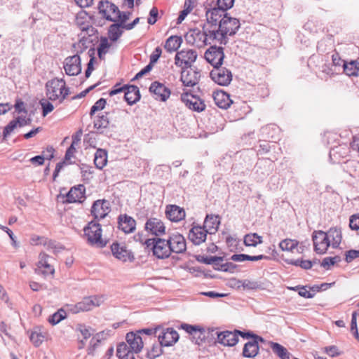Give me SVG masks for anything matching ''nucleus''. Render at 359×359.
<instances>
[{
    "label": "nucleus",
    "mask_w": 359,
    "mask_h": 359,
    "mask_svg": "<svg viewBox=\"0 0 359 359\" xmlns=\"http://www.w3.org/2000/svg\"><path fill=\"white\" fill-rule=\"evenodd\" d=\"M341 240V231L337 228H330L327 232L315 230L312 233L313 250L319 255L326 253L330 247L337 248Z\"/></svg>",
    "instance_id": "nucleus-1"
},
{
    "label": "nucleus",
    "mask_w": 359,
    "mask_h": 359,
    "mask_svg": "<svg viewBox=\"0 0 359 359\" xmlns=\"http://www.w3.org/2000/svg\"><path fill=\"white\" fill-rule=\"evenodd\" d=\"M239 27L240 22L238 19L224 15L219 22V29H212L213 33L210 37L216 39V41L220 44H225L227 36L235 34Z\"/></svg>",
    "instance_id": "nucleus-2"
},
{
    "label": "nucleus",
    "mask_w": 359,
    "mask_h": 359,
    "mask_svg": "<svg viewBox=\"0 0 359 359\" xmlns=\"http://www.w3.org/2000/svg\"><path fill=\"white\" fill-rule=\"evenodd\" d=\"M98 10L100 13L107 20L122 24L126 22L131 15L130 12L121 13L115 4L107 0L100 1Z\"/></svg>",
    "instance_id": "nucleus-3"
},
{
    "label": "nucleus",
    "mask_w": 359,
    "mask_h": 359,
    "mask_svg": "<svg viewBox=\"0 0 359 359\" xmlns=\"http://www.w3.org/2000/svg\"><path fill=\"white\" fill-rule=\"evenodd\" d=\"M46 96L50 100L59 102L63 101L69 93V89L67 87L63 79H53L47 82L46 85Z\"/></svg>",
    "instance_id": "nucleus-4"
},
{
    "label": "nucleus",
    "mask_w": 359,
    "mask_h": 359,
    "mask_svg": "<svg viewBox=\"0 0 359 359\" xmlns=\"http://www.w3.org/2000/svg\"><path fill=\"white\" fill-rule=\"evenodd\" d=\"M212 33V29H208L204 28L203 32L198 29H193L186 34L185 39L188 43L198 48H202L208 43H217L216 39L210 37Z\"/></svg>",
    "instance_id": "nucleus-5"
},
{
    "label": "nucleus",
    "mask_w": 359,
    "mask_h": 359,
    "mask_svg": "<svg viewBox=\"0 0 359 359\" xmlns=\"http://www.w3.org/2000/svg\"><path fill=\"white\" fill-rule=\"evenodd\" d=\"M84 235L88 241L98 247H104L107 245V241L102 236L101 225L95 222H90L83 229Z\"/></svg>",
    "instance_id": "nucleus-6"
},
{
    "label": "nucleus",
    "mask_w": 359,
    "mask_h": 359,
    "mask_svg": "<svg viewBox=\"0 0 359 359\" xmlns=\"http://www.w3.org/2000/svg\"><path fill=\"white\" fill-rule=\"evenodd\" d=\"M102 302L103 299L100 296L94 295L85 297L81 301L72 305L70 311L73 313L89 311L95 307L100 306Z\"/></svg>",
    "instance_id": "nucleus-7"
},
{
    "label": "nucleus",
    "mask_w": 359,
    "mask_h": 359,
    "mask_svg": "<svg viewBox=\"0 0 359 359\" xmlns=\"http://www.w3.org/2000/svg\"><path fill=\"white\" fill-rule=\"evenodd\" d=\"M36 266L35 271L38 274L47 276H53L55 273V259L44 252L39 254Z\"/></svg>",
    "instance_id": "nucleus-8"
},
{
    "label": "nucleus",
    "mask_w": 359,
    "mask_h": 359,
    "mask_svg": "<svg viewBox=\"0 0 359 359\" xmlns=\"http://www.w3.org/2000/svg\"><path fill=\"white\" fill-rule=\"evenodd\" d=\"M197 53L192 49H183L177 52L175 56V65L182 69L191 68V65L196 61Z\"/></svg>",
    "instance_id": "nucleus-9"
},
{
    "label": "nucleus",
    "mask_w": 359,
    "mask_h": 359,
    "mask_svg": "<svg viewBox=\"0 0 359 359\" xmlns=\"http://www.w3.org/2000/svg\"><path fill=\"white\" fill-rule=\"evenodd\" d=\"M145 243L147 246L153 245L152 250L154 255L159 259L167 258L171 253L168 243L167 241L164 239H147Z\"/></svg>",
    "instance_id": "nucleus-10"
},
{
    "label": "nucleus",
    "mask_w": 359,
    "mask_h": 359,
    "mask_svg": "<svg viewBox=\"0 0 359 359\" xmlns=\"http://www.w3.org/2000/svg\"><path fill=\"white\" fill-rule=\"evenodd\" d=\"M140 22V18H136L131 23L126 24L116 22L109 26L108 36L112 41H116L123 34V29L130 30Z\"/></svg>",
    "instance_id": "nucleus-11"
},
{
    "label": "nucleus",
    "mask_w": 359,
    "mask_h": 359,
    "mask_svg": "<svg viewBox=\"0 0 359 359\" xmlns=\"http://www.w3.org/2000/svg\"><path fill=\"white\" fill-rule=\"evenodd\" d=\"M111 251L115 258L123 262H131L135 259L133 252L127 248L124 243H113L111 245Z\"/></svg>",
    "instance_id": "nucleus-12"
},
{
    "label": "nucleus",
    "mask_w": 359,
    "mask_h": 359,
    "mask_svg": "<svg viewBox=\"0 0 359 359\" xmlns=\"http://www.w3.org/2000/svg\"><path fill=\"white\" fill-rule=\"evenodd\" d=\"M182 101L190 109L201 112L205 109V104L204 101L199 97L189 93H184L181 95Z\"/></svg>",
    "instance_id": "nucleus-13"
},
{
    "label": "nucleus",
    "mask_w": 359,
    "mask_h": 359,
    "mask_svg": "<svg viewBox=\"0 0 359 359\" xmlns=\"http://www.w3.org/2000/svg\"><path fill=\"white\" fill-rule=\"evenodd\" d=\"M205 58L214 68L220 67L224 58L223 48L221 47L211 46L205 51Z\"/></svg>",
    "instance_id": "nucleus-14"
},
{
    "label": "nucleus",
    "mask_w": 359,
    "mask_h": 359,
    "mask_svg": "<svg viewBox=\"0 0 359 359\" xmlns=\"http://www.w3.org/2000/svg\"><path fill=\"white\" fill-rule=\"evenodd\" d=\"M212 79L220 86H228L232 80L231 72L224 68L217 67L210 72Z\"/></svg>",
    "instance_id": "nucleus-15"
},
{
    "label": "nucleus",
    "mask_w": 359,
    "mask_h": 359,
    "mask_svg": "<svg viewBox=\"0 0 359 359\" xmlns=\"http://www.w3.org/2000/svg\"><path fill=\"white\" fill-rule=\"evenodd\" d=\"M145 229L151 235L161 236L165 234L166 227L161 219L151 217L145 223Z\"/></svg>",
    "instance_id": "nucleus-16"
},
{
    "label": "nucleus",
    "mask_w": 359,
    "mask_h": 359,
    "mask_svg": "<svg viewBox=\"0 0 359 359\" xmlns=\"http://www.w3.org/2000/svg\"><path fill=\"white\" fill-rule=\"evenodd\" d=\"M149 91L156 100L162 102L166 101L171 94L170 88L158 81H154L151 84Z\"/></svg>",
    "instance_id": "nucleus-17"
},
{
    "label": "nucleus",
    "mask_w": 359,
    "mask_h": 359,
    "mask_svg": "<svg viewBox=\"0 0 359 359\" xmlns=\"http://www.w3.org/2000/svg\"><path fill=\"white\" fill-rule=\"evenodd\" d=\"M64 69L69 76H76L81 71V59L78 55L67 57L64 62Z\"/></svg>",
    "instance_id": "nucleus-18"
},
{
    "label": "nucleus",
    "mask_w": 359,
    "mask_h": 359,
    "mask_svg": "<svg viewBox=\"0 0 359 359\" xmlns=\"http://www.w3.org/2000/svg\"><path fill=\"white\" fill-rule=\"evenodd\" d=\"M201 74L198 71L186 68L182 70L180 80L184 86L193 87L198 83Z\"/></svg>",
    "instance_id": "nucleus-19"
},
{
    "label": "nucleus",
    "mask_w": 359,
    "mask_h": 359,
    "mask_svg": "<svg viewBox=\"0 0 359 359\" xmlns=\"http://www.w3.org/2000/svg\"><path fill=\"white\" fill-rule=\"evenodd\" d=\"M110 204L107 200H97L95 201L91 208V214L97 219L104 218L110 212Z\"/></svg>",
    "instance_id": "nucleus-20"
},
{
    "label": "nucleus",
    "mask_w": 359,
    "mask_h": 359,
    "mask_svg": "<svg viewBox=\"0 0 359 359\" xmlns=\"http://www.w3.org/2000/svg\"><path fill=\"white\" fill-rule=\"evenodd\" d=\"M167 242L170 252L182 253L186 250V241L184 236L177 232L172 233Z\"/></svg>",
    "instance_id": "nucleus-21"
},
{
    "label": "nucleus",
    "mask_w": 359,
    "mask_h": 359,
    "mask_svg": "<svg viewBox=\"0 0 359 359\" xmlns=\"http://www.w3.org/2000/svg\"><path fill=\"white\" fill-rule=\"evenodd\" d=\"M49 339V334L46 330L42 327H35L29 331V339L33 345L39 347L44 341Z\"/></svg>",
    "instance_id": "nucleus-22"
},
{
    "label": "nucleus",
    "mask_w": 359,
    "mask_h": 359,
    "mask_svg": "<svg viewBox=\"0 0 359 359\" xmlns=\"http://www.w3.org/2000/svg\"><path fill=\"white\" fill-rule=\"evenodd\" d=\"M64 198H65L63 201L65 203H81L85 198V188L83 185H79L71 188Z\"/></svg>",
    "instance_id": "nucleus-23"
},
{
    "label": "nucleus",
    "mask_w": 359,
    "mask_h": 359,
    "mask_svg": "<svg viewBox=\"0 0 359 359\" xmlns=\"http://www.w3.org/2000/svg\"><path fill=\"white\" fill-rule=\"evenodd\" d=\"M118 228L125 233H133L136 228V222L126 214L120 215L118 217Z\"/></svg>",
    "instance_id": "nucleus-24"
},
{
    "label": "nucleus",
    "mask_w": 359,
    "mask_h": 359,
    "mask_svg": "<svg viewBox=\"0 0 359 359\" xmlns=\"http://www.w3.org/2000/svg\"><path fill=\"white\" fill-rule=\"evenodd\" d=\"M178 333L172 328L164 330L158 336V340L161 346H170L177 341Z\"/></svg>",
    "instance_id": "nucleus-25"
},
{
    "label": "nucleus",
    "mask_w": 359,
    "mask_h": 359,
    "mask_svg": "<svg viewBox=\"0 0 359 359\" xmlns=\"http://www.w3.org/2000/svg\"><path fill=\"white\" fill-rule=\"evenodd\" d=\"M208 233L203 226H194L189 233V238L194 244L200 245L206 240Z\"/></svg>",
    "instance_id": "nucleus-26"
},
{
    "label": "nucleus",
    "mask_w": 359,
    "mask_h": 359,
    "mask_svg": "<svg viewBox=\"0 0 359 359\" xmlns=\"http://www.w3.org/2000/svg\"><path fill=\"white\" fill-rule=\"evenodd\" d=\"M259 341H263V339L259 336H255V339L247 342L243 350V355L246 358H254L259 353Z\"/></svg>",
    "instance_id": "nucleus-27"
},
{
    "label": "nucleus",
    "mask_w": 359,
    "mask_h": 359,
    "mask_svg": "<svg viewBox=\"0 0 359 359\" xmlns=\"http://www.w3.org/2000/svg\"><path fill=\"white\" fill-rule=\"evenodd\" d=\"M165 215L168 219L175 222L184 219L186 215L184 210L176 205H167Z\"/></svg>",
    "instance_id": "nucleus-28"
},
{
    "label": "nucleus",
    "mask_w": 359,
    "mask_h": 359,
    "mask_svg": "<svg viewBox=\"0 0 359 359\" xmlns=\"http://www.w3.org/2000/svg\"><path fill=\"white\" fill-rule=\"evenodd\" d=\"M217 341L226 346H233L238 341V338L235 330L231 331H223L217 334Z\"/></svg>",
    "instance_id": "nucleus-29"
},
{
    "label": "nucleus",
    "mask_w": 359,
    "mask_h": 359,
    "mask_svg": "<svg viewBox=\"0 0 359 359\" xmlns=\"http://www.w3.org/2000/svg\"><path fill=\"white\" fill-rule=\"evenodd\" d=\"M226 15V11L219 6L211 8L206 12V18L208 25L214 26L216 29L217 22H220L222 17Z\"/></svg>",
    "instance_id": "nucleus-30"
},
{
    "label": "nucleus",
    "mask_w": 359,
    "mask_h": 359,
    "mask_svg": "<svg viewBox=\"0 0 359 359\" xmlns=\"http://www.w3.org/2000/svg\"><path fill=\"white\" fill-rule=\"evenodd\" d=\"M126 344L128 345L130 349L135 351V353H139L142 351L144 343L142 337L139 334L129 332L126 334Z\"/></svg>",
    "instance_id": "nucleus-31"
},
{
    "label": "nucleus",
    "mask_w": 359,
    "mask_h": 359,
    "mask_svg": "<svg viewBox=\"0 0 359 359\" xmlns=\"http://www.w3.org/2000/svg\"><path fill=\"white\" fill-rule=\"evenodd\" d=\"M213 99L215 104L222 109H228L233 103L229 95L223 90L215 92Z\"/></svg>",
    "instance_id": "nucleus-32"
},
{
    "label": "nucleus",
    "mask_w": 359,
    "mask_h": 359,
    "mask_svg": "<svg viewBox=\"0 0 359 359\" xmlns=\"http://www.w3.org/2000/svg\"><path fill=\"white\" fill-rule=\"evenodd\" d=\"M124 97L130 105L136 103L140 99L139 88L135 86H126Z\"/></svg>",
    "instance_id": "nucleus-33"
},
{
    "label": "nucleus",
    "mask_w": 359,
    "mask_h": 359,
    "mask_svg": "<svg viewBox=\"0 0 359 359\" xmlns=\"http://www.w3.org/2000/svg\"><path fill=\"white\" fill-rule=\"evenodd\" d=\"M220 224L219 217L217 215H207L204 221L203 227L208 233H215Z\"/></svg>",
    "instance_id": "nucleus-34"
},
{
    "label": "nucleus",
    "mask_w": 359,
    "mask_h": 359,
    "mask_svg": "<svg viewBox=\"0 0 359 359\" xmlns=\"http://www.w3.org/2000/svg\"><path fill=\"white\" fill-rule=\"evenodd\" d=\"M135 351L130 348L127 344L121 343L117 346L116 355L119 359H137Z\"/></svg>",
    "instance_id": "nucleus-35"
},
{
    "label": "nucleus",
    "mask_w": 359,
    "mask_h": 359,
    "mask_svg": "<svg viewBox=\"0 0 359 359\" xmlns=\"http://www.w3.org/2000/svg\"><path fill=\"white\" fill-rule=\"evenodd\" d=\"M343 67L344 73L349 76H357L359 74L358 60L344 62Z\"/></svg>",
    "instance_id": "nucleus-36"
},
{
    "label": "nucleus",
    "mask_w": 359,
    "mask_h": 359,
    "mask_svg": "<svg viewBox=\"0 0 359 359\" xmlns=\"http://www.w3.org/2000/svg\"><path fill=\"white\" fill-rule=\"evenodd\" d=\"M182 39L178 36H171L165 41L164 48L169 53L176 51L181 46Z\"/></svg>",
    "instance_id": "nucleus-37"
},
{
    "label": "nucleus",
    "mask_w": 359,
    "mask_h": 359,
    "mask_svg": "<svg viewBox=\"0 0 359 359\" xmlns=\"http://www.w3.org/2000/svg\"><path fill=\"white\" fill-rule=\"evenodd\" d=\"M198 0H185L184 9L180 12L177 18V23H181L189 13L197 6Z\"/></svg>",
    "instance_id": "nucleus-38"
},
{
    "label": "nucleus",
    "mask_w": 359,
    "mask_h": 359,
    "mask_svg": "<svg viewBox=\"0 0 359 359\" xmlns=\"http://www.w3.org/2000/svg\"><path fill=\"white\" fill-rule=\"evenodd\" d=\"M76 24L82 31H87L89 29L90 17L86 11H81L76 15Z\"/></svg>",
    "instance_id": "nucleus-39"
},
{
    "label": "nucleus",
    "mask_w": 359,
    "mask_h": 359,
    "mask_svg": "<svg viewBox=\"0 0 359 359\" xmlns=\"http://www.w3.org/2000/svg\"><path fill=\"white\" fill-rule=\"evenodd\" d=\"M107 163V153L105 150L98 149L95 154L94 163L97 168L102 169Z\"/></svg>",
    "instance_id": "nucleus-40"
},
{
    "label": "nucleus",
    "mask_w": 359,
    "mask_h": 359,
    "mask_svg": "<svg viewBox=\"0 0 359 359\" xmlns=\"http://www.w3.org/2000/svg\"><path fill=\"white\" fill-rule=\"evenodd\" d=\"M270 347L273 352L276 353L280 359H290V353L281 344L276 342H270Z\"/></svg>",
    "instance_id": "nucleus-41"
},
{
    "label": "nucleus",
    "mask_w": 359,
    "mask_h": 359,
    "mask_svg": "<svg viewBox=\"0 0 359 359\" xmlns=\"http://www.w3.org/2000/svg\"><path fill=\"white\" fill-rule=\"evenodd\" d=\"M81 141V137L79 135L72 136V142L70 147L67 149L65 158L66 161H69L72 158L74 157V154L76 151V147L79 145Z\"/></svg>",
    "instance_id": "nucleus-42"
},
{
    "label": "nucleus",
    "mask_w": 359,
    "mask_h": 359,
    "mask_svg": "<svg viewBox=\"0 0 359 359\" xmlns=\"http://www.w3.org/2000/svg\"><path fill=\"white\" fill-rule=\"evenodd\" d=\"M262 243V237L255 233L246 234L244 237V244L246 246L256 247Z\"/></svg>",
    "instance_id": "nucleus-43"
},
{
    "label": "nucleus",
    "mask_w": 359,
    "mask_h": 359,
    "mask_svg": "<svg viewBox=\"0 0 359 359\" xmlns=\"http://www.w3.org/2000/svg\"><path fill=\"white\" fill-rule=\"evenodd\" d=\"M266 257H267L266 256L263 255H257V256H250V255H248L240 254V255H233L231 257V259L234 262H243L245 260L255 262V261L262 260Z\"/></svg>",
    "instance_id": "nucleus-44"
},
{
    "label": "nucleus",
    "mask_w": 359,
    "mask_h": 359,
    "mask_svg": "<svg viewBox=\"0 0 359 359\" xmlns=\"http://www.w3.org/2000/svg\"><path fill=\"white\" fill-rule=\"evenodd\" d=\"M297 241L289 238L283 240L279 244V247L283 251L288 252H293V250L297 248Z\"/></svg>",
    "instance_id": "nucleus-45"
},
{
    "label": "nucleus",
    "mask_w": 359,
    "mask_h": 359,
    "mask_svg": "<svg viewBox=\"0 0 359 359\" xmlns=\"http://www.w3.org/2000/svg\"><path fill=\"white\" fill-rule=\"evenodd\" d=\"M65 317L66 312L63 309H60L51 316H50L48 322L54 325L59 323L62 320L65 319Z\"/></svg>",
    "instance_id": "nucleus-46"
},
{
    "label": "nucleus",
    "mask_w": 359,
    "mask_h": 359,
    "mask_svg": "<svg viewBox=\"0 0 359 359\" xmlns=\"http://www.w3.org/2000/svg\"><path fill=\"white\" fill-rule=\"evenodd\" d=\"M111 47V43L109 42L107 38H102L100 40V45L97 48V53L100 57H102V55H105L109 48Z\"/></svg>",
    "instance_id": "nucleus-47"
},
{
    "label": "nucleus",
    "mask_w": 359,
    "mask_h": 359,
    "mask_svg": "<svg viewBox=\"0 0 359 359\" xmlns=\"http://www.w3.org/2000/svg\"><path fill=\"white\" fill-rule=\"evenodd\" d=\"M109 124V117L107 114L97 117L94 121V126L97 129L106 128Z\"/></svg>",
    "instance_id": "nucleus-48"
},
{
    "label": "nucleus",
    "mask_w": 359,
    "mask_h": 359,
    "mask_svg": "<svg viewBox=\"0 0 359 359\" xmlns=\"http://www.w3.org/2000/svg\"><path fill=\"white\" fill-rule=\"evenodd\" d=\"M161 346V344H153L152 347L147 352V356L151 359H154L161 355L163 352Z\"/></svg>",
    "instance_id": "nucleus-49"
},
{
    "label": "nucleus",
    "mask_w": 359,
    "mask_h": 359,
    "mask_svg": "<svg viewBox=\"0 0 359 359\" xmlns=\"http://www.w3.org/2000/svg\"><path fill=\"white\" fill-rule=\"evenodd\" d=\"M323 352L330 357H337L342 353L340 349L334 345L324 347Z\"/></svg>",
    "instance_id": "nucleus-50"
},
{
    "label": "nucleus",
    "mask_w": 359,
    "mask_h": 359,
    "mask_svg": "<svg viewBox=\"0 0 359 359\" xmlns=\"http://www.w3.org/2000/svg\"><path fill=\"white\" fill-rule=\"evenodd\" d=\"M350 330L355 338L359 341V332L357 327V313H352Z\"/></svg>",
    "instance_id": "nucleus-51"
},
{
    "label": "nucleus",
    "mask_w": 359,
    "mask_h": 359,
    "mask_svg": "<svg viewBox=\"0 0 359 359\" xmlns=\"http://www.w3.org/2000/svg\"><path fill=\"white\" fill-rule=\"evenodd\" d=\"M19 123L18 119H14L10 121V123L4 128L3 135L4 137H8L18 126Z\"/></svg>",
    "instance_id": "nucleus-52"
},
{
    "label": "nucleus",
    "mask_w": 359,
    "mask_h": 359,
    "mask_svg": "<svg viewBox=\"0 0 359 359\" xmlns=\"http://www.w3.org/2000/svg\"><path fill=\"white\" fill-rule=\"evenodd\" d=\"M106 105V100L104 98L98 100L91 107L90 114L92 116L97 111L102 110Z\"/></svg>",
    "instance_id": "nucleus-53"
},
{
    "label": "nucleus",
    "mask_w": 359,
    "mask_h": 359,
    "mask_svg": "<svg viewBox=\"0 0 359 359\" xmlns=\"http://www.w3.org/2000/svg\"><path fill=\"white\" fill-rule=\"evenodd\" d=\"M40 104L42 107L43 116H46L48 114L50 113L54 109L53 105L46 100H41L40 101Z\"/></svg>",
    "instance_id": "nucleus-54"
},
{
    "label": "nucleus",
    "mask_w": 359,
    "mask_h": 359,
    "mask_svg": "<svg viewBox=\"0 0 359 359\" xmlns=\"http://www.w3.org/2000/svg\"><path fill=\"white\" fill-rule=\"evenodd\" d=\"M181 327L191 336L192 334H200V326L198 325L182 324Z\"/></svg>",
    "instance_id": "nucleus-55"
},
{
    "label": "nucleus",
    "mask_w": 359,
    "mask_h": 359,
    "mask_svg": "<svg viewBox=\"0 0 359 359\" xmlns=\"http://www.w3.org/2000/svg\"><path fill=\"white\" fill-rule=\"evenodd\" d=\"M291 263L295 266H299L304 269H309L313 266L310 260L297 259L292 261Z\"/></svg>",
    "instance_id": "nucleus-56"
},
{
    "label": "nucleus",
    "mask_w": 359,
    "mask_h": 359,
    "mask_svg": "<svg viewBox=\"0 0 359 359\" xmlns=\"http://www.w3.org/2000/svg\"><path fill=\"white\" fill-rule=\"evenodd\" d=\"M158 15V11L156 7H153L150 12H149V16L147 19V22L149 25H154L157 21V17Z\"/></svg>",
    "instance_id": "nucleus-57"
},
{
    "label": "nucleus",
    "mask_w": 359,
    "mask_h": 359,
    "mask_svg": "<svg viewBox=\"0 0 359 359\" xmlns=\"http://www.w3.org/2000/svg\"><path fill=\"white\" fill-rule=\"evenodd\" d=\"M234 1L235 0H218L217 6L226 11L233 6Z\"/></svg>",
    "instance_id": "nucleus-58"
},
{
    "label": "nucleus",
    "mask_w": 359,
    "mask_h": 359,
    "mask_svg": "<svg viewBox=\"0 0 359 359\" xmlns=\"http://www.w3.org/2000/svg\"><path fill=\"white\" fill-rule=\"evenodd\" d=\"M162 53V49L161 47H156L150 55V64L156 63Z\"/></svg>",
    "instance_id": "nucleus-59"
},
{
    "label": "nucleus",
    "mask_w": 359,
    "mask_h": 359,
    "mask_svg": "<svg viewBox=\"0 0 359 359\" xmlns=\"http://www.w3.org/2000/svg\"><path fill=\"white\" fill-rule=\"evenodd\" d=\"M349 226L353 230L359 229V214L353 215L351 217Z\"/></svg>",
    "instance_id": "nucleus-60"
},
{
    "label": "nucleus",
    "mask_w": 359,
    "mask_h": 359,
    "mask_svg": "<svg viewBox=\"0 0 359 359\" xmlns=\"http://www.w3.org/2000/svg\"><path fill=\"white\" fill-rule=\"evenodd\" d=\"M191 337L196 344H200L205 339V330L200 327V334H192Z\"/></svg>",
    "instance_id": "nucleus-61"
},
{
    "label": "nucleus",
    "mask_w": 359,
    "mask_h": 359,
    "mask_svg": "<svg viewBox=\"0 0 359 359\" xmlns=\"http://www.w3.org/2000/svg\"><path fill=\"white\" fill-rule=\"evenodd\" d=\"M357 257H359V251L352 250L347 252L346 255V262H349Z\"/></svg>",
    "instance_id": "nucleus-62"
},
{
    "label": "nucleus",
    "mask_w": 359,
    "mask_h": 359,
    "mask_svg": "<svg viewBox=\"0 0 359 359\" xmlns=\"http://www.w3.org/2000/svg\"><path fill=\"white\" fill-rule=\"evenodd\" d=\"M44 156L40 155L30 158V162L35 165H41L44 163Z\"/></svg>",
    "instance_id": "nucleus-63"
},
{
    "label": "nucleus",
    "mask_w": 359,
    "mask_h": 359,
    "mask_svg": "<svg viewBox=\"0 0 359 359\" xmlns=\"http://www.w3.org/2000/svg\"><path fill=\"white\" fill-rule=\"evenodd\" d=\"M54 149L53 147H48L46 150L43 151V155L45 158L50 160L54 156Z\"/></svg>",
    "instance_id": "nucleus-64"
}]
</instances>
